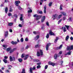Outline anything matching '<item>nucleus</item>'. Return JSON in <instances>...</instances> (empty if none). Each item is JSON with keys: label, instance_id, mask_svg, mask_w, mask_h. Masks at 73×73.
Segmentation results:
<instances>
[{"label": "nucleus", "instance_id": "nucleus-1", "mask_svg": "<svg viewBox=\"0 0 73 73\" xmlns=\"http://www.w3.org/2000/svg\"><path fill=\"white\" fill-rule=\"evenodd\" d=\"M33 16L34 17H36V20H38L40 19L41 18V15H38L37 14L34 15Z\"/></svg>", "mask_w": 73, "mask_h": 73}, {"label": "nucleus", "instance_id": "nucleus-2", "mask_svg": "<svg viewBox=\"0 0 73 73\" xmlns=\"http://www.w3.org/2000/svg\"><path fill=\"white\" fill-rule=\"evenodd\" d=\"M43 55V52H42V50H40V52L38 51L37 54V56H42Z\"/></svg>", "mask_w": 73, "mask_h": 73}, {"label": "nucleus", "instance_id": "nucleus-3", "mask_svg": "<svg viewBox=\"0 0 73 73\" xmlns=\"http://www.w3.org/2000/svg\"><path fill=\"white\" fill-rule=\"evenodd\" d=\"M28 54H22L21 56V57L22 58H23L24 57V60H27L28 58Z\"/></svg>", "mask_w": 73, "mask_h": 73}, {"label": "nucleus", "instance_id": "nucleus-4", "mask_svg": "<svg viewBox=\"0 0 73 73\" xmlns=\"http://www.w3.org/2000/svg\"><path fill=\"white\" fill-rule=\"evenodd\" d=\"M73 45H71V46H67V50H73Z\"/></svg>", "mask_w": 73, "mask_h": 73}, {"label": "nucleus", "instance_id": "nucleus-5", "mask_svg": "<svg viewBox=\"0 0 73 73\" xmlns=\"http://www.w3.org/2000/svg\"><path fill=\"white\" fill-rule=\"evenodd\" d=\"M8 36V31H6L4 33V36L5 37H7Z\"/></svg>", "mask_w": 73, "mask_h": 73}, {"label": "nucleus", "instance_id": "nucleus-6", "mask_svg": "<svg viewBox=\"0 0 73 73\" xmlns=\"http://www.w3.org/2000/svg\"><path fill=\"white\" fill-rule=\"evenodd\" d=\"M20 3V1H16L15 2V4L16 6H19V4Z\"/></svg>", "mask_w": 73, "mask_h": 73}, {"label": "nucleus", "instance_id": "nucleus-7", "mask_svg": "<svg viewBox=\"0 0 73 73\" xmlns=\"http://www.w3.org/2000/svg\"><path fill=\"white\" fill-rule=\"evenodd\" d=\"M49 34L50 36H54V33L52 32V30H50L49 31Z\"/></svg>", "mask_w": 73, "mask_h": 73}, {"label": "nucleus", "instance_id": "nucleus-8", "mask_svg": "<svg viewBox=\"0 0 73 73\" xmlns=\"http://www.w3.org/2000/svg\"><path fill=\"white\" fill-rule=\"evenodd\" d=\"M58 15L57 14H55V15H53L52 16V19H53V20H54V19H56V17H57V16Z\"/></svg>", "mask_w": 73, "mask_h": 73}, {"label": "nucleus", "instance_id": "nucleus-9", "mask_svg": "<svg viewBox=\"0 0 73 73\" xmlns=\"http://www.w3.org/2000/svg\"><path fill=\"white\" fill-rule=\"evenodd\" d=\"M50 43H48L46 45V50H48V49H49V46H50Z\"/></svg>", "mask_w": 73, "mask_h": 73}, {"label": "nucleus", "instance_id": "nucleus-10", "mask_svg": "<svg viewBox=\"0 0 73 73\" xmlns=\"http://www.w3.org/2000/svg\"><path fill=\"white\" fill-rule=\"evenodd\" d=\"M11 43L13 45H16L17 44V42L16 41L14 42L13 41H12L11 42Z\"/></svg>", "mask_w": 73, "mask_h": 73}, {"label": "nucleus", "instance_id": "nucleus-11", "mask_svg": "<svg viewBox=\"0 0 73 73\" xmlns=\"http://www.w3.org/2000/svg\"><path fill=\"white\" fill-rule=\"evenodd\" d=\"M48 64L49 65H52V66H54V63H52L51 62H48Z\"/></svg>", "mask_w": 73, "mask_h": 73}, {"label": "nucleus", "instance_id": "nucleus-12", "mask_svg": "<svg viewBox=\"0 0 73 73\" xmlns=\"http://www.w3.org/2000/svg\"><path fill=\"white\" fill-rule=\"evenodd\" d=\"M40 37V36L38 35L36 36L34 38L35 40H38V39Z\"/></svg>", "mask_w": 73, "mask_h": 73}, {"label": "nucleus", "instance_id": "nucleus-13", "mask_svg": "<svg viewBox=\"0 0 73 73\" xmlns=\"http://www.w3.org/2000/svg\"><path fill=\"white\" fill-rule=\"evenodd\" d=\"M45 16H44L42 17V20L41 21L42 23H43L44 21L45 20Z\"/></svg>", "mask_w": 73, "mask_h": 73}, {"label": "nucleus", "instance_id": "nucleus-14", "mask_svg": "<svg viewBox=\"0 0 73 73\" xmlns=\"http://www.w3.org/2000/svg\"><path fill=\"white\" fill-rule=\"evenodd\" d=\"M71 54V52L69 51L68 52H67L65 54V56H66V55H70Z\"/></svg>", "mask_w": 73, "mask_h": 73}, {"label": "nucleus", "instance_id": "nucleus-15", "mask_svg": "<svg viewBox=\"0 0 73 73\" xmlns=\"http://www.w3.org/2000/svg\"><path fill=\"white\" fill-rule=\"evenodd\" d=\"M13 23H8V26L9 27H11V26H12L13 25Z\"/></svg>", "mask_w": 73, "mask_h": 73}, {"label": "nucleus", "instance_id": "nucleus-16", "mask_svg": "<svg viewBox=\"0 0 73 73\" xmlns=\"http://www.w3.org/2000/svg\"><path fill=\"white\" fill-rule=\"evenodd\" d=\"M12 50V48L11 47L9 48L6 49V51L7 52H9V51H11Z\"/></svg>", "mask_w": 73, "mask_h": 73}, {"label": "nucleus", "instance_id": "nucleus-17", "mask_svg": "<svg viewBox=\"0 0 73 73\" xmlns=\"http://www.w3.org/2000/svg\"><path fill=\"white\" fill-rule=\"evenodd\" d=\"M46 6H44V13H46Z\"/></svg>", "mask_w": 73, "mask_h": 73}, {"label": "nucleus", "instance_id": "nucleus-18", "mask_svg": "<svg viewBox=\"0 0 73 73\" xmlns=\"http://www.w3.org/2000/svg\"><path fill=\"white\" fill-rule=\"evenodd\" d=\"M62 47V44H61L59 47H57L58 49H61Z\"/></svg>", "mask_w": 73, "mask_h": 73}, {"label": "nucleus", "instance_id": "nucleus-19", "mask_svg": "<svg viewBox=\"0 0 73 73\" xmlns=\"http://www.w3.org/2000/svg\"><path fill=\"white\" fill-rule=\"evenodd\" d=\"M62 15H58V17L57 18V20H59V19L61 18V17H62Z\"/></svg>", "mask_w": 73, "mask_h": 73}, {"label": "nucleus", "instance_id": "nucleus-20", "mask_svg": "<svg viewBox=\"0 0 73 73\" xmlns=\"http://www.w3.org/2000/svg\"><path fill=\"white\" fill-rule=\"evenodd\" d=\"M58 57V55L57 54H55L54 56V59L56 60L57 58V57Z\"/></svg>", "mask_w": 73, "mask_h": 73}, {"label": "nucleus", "instance_id": "nucleus-21", "mask_svg": "<svg viewBox=\"0 0 73 73\" xmlns=\"http://www.w3.org/2000/svg\"><path fill=\"white\" fill-rule=\"evenodd\" d=\"M61 13H62L64 16H66V13H65L63 11H62L60 12Z\"/></svg>", "mask_w": 73, "mask_h": 73}, {"label": "nucleus", "instance_id": "nucleus-22", "mask_svg": "<svg viewBox=\"0 0 73 73\" xmlns=\"http://www.w3.org/2000/svg\"><path fill=\"white\" fill-rule=\"evenodd\" d=\"M59 38L58 37H56V39L55 40L54 42L55 43H56L57 42V40Z\"/></svg>", "mask_w": 73, "mask_h": 73}, {"label": "nucleus", "instance_id": "nucleus-23", "mask_svg": "<svg viewBox=\"0 0 73 73\" xmlns=\"http://www.w3.org/2000/svg\"><path fill=\"white\" fill-rule=\"evenodd\" d=\"M65 26L66 28L67 29V30H68V31H69V28L70 27V28H71V27H70V26H68V25H65Z\"/></svg>", "mask_w": 73, "mask_h": 73}, {"label": "nucleus", "instance_id": "nucleus-24", "mask_svg": "<svg viewBox=\"0 0 73 73\" xmlns=\"http://www.w3.org/2000/svg\"><path fill=\"white\" fill-rule=\"evenodd\" d=\"M30 72L31 73H33V68L31 67L30 68Z\"/></svg>", "mask_w": 73, "mask_h": 73}, {"label": "nucleus", "instance_id": "nucleus-25", "mask_svg": "<svg viewBox=\"0 0 73 73\" xmlns=\"http://www.w3.org/2000/svg\"><path fill=\"white\" fill-rule=\"evenodd\" d=\"M52 4H53V2H50L48 4L49 7H52Z\"/></svg>", "mask_w": 73, "mask_h": 73}, {"label": "nucleus", "instance_id": "nucleus-26", "mask_svg": "<svg viewBox=\"0 0 73 73\" xmlns=\"http://www.w3.org/2000/svg\"><path fill=\"white\" fill-rule=\"evenodd\" d=\"M21 17H20V20L21 21H22L23 20V15L21 14Z\"/></svg>", "mask_w": 73, "mask_h": 73}, {"label": "nucleus", "instance_id": "nucleus-27", "mask_svg": "<svg viewBox=\"0 0 73 73\" xmlns=\"http://www.w3.org/2000/svg\"><path fill=\"white\" fill-rule=\"evenodd\" d=\"M69 35H67L66 36V37L65 40L66 41H67L68 39H69Z\"/></svg>", "mask_w": 73, "mask_h": 73}, {"label": "nucleus", "instance_id": "nucleus-28", "mask_svg": "<svg viewBox=\"0 0 73 73\" xmlns=\"http://www.w3.org/2000/svg\"><path fill=\"white\" fill-rule=\"evenodd\" d=\"M33 61L34 62H38V61H40V60L38 59H34Z\"/></svg>", "mask_w": 73, "mask_h": 73}, {"label": "nucleus", "instance_id": "nucleus-29", "mask_svg": "<svg viewBox=\"0 0 73 73\" xmlns=\"http://www.w3.org/2000/svg\"><path fill=\"white\" fill-rule=\"evenodd\" d=\"M18 60L20 62H22V61H23V59L21 58H18Z\"/></svg>", "mask_w": 73, "mask_h": 73}, {"label": "nucleus", "instance_id": "nucleus-30", "mask_svg": "<svg viewBox=\"0 0 73 73\" xmlns=\"http://www.w3.org/2000/svg\"><path fill=\"white\" fill-rule=\"evenodd\" d=\"M3 61L4 62H5V64H6V63H7V59H4L3 60Z\"/></svg>", "mask_w": 73, "mask_h": 73}, {"label": "nucleus", "instance_id": "nucleus-31", "mask_svg": "<svg viewBox=\"0 0 73 73\" xmlns=\"http://www.w3.org/2000/svg\"><path fill=\"white\" fill-rule=\"evenodd\" d=\"M9 58L10 61H13V57L12 58V56H10Z\"/></svg>", "mask_w": 73, "mask_h": 73}, {"label": "nucleus", "instance_id": "nucleus-32", "mask_svg": "<svg viewBox=\"0 0 73 73\" xmlns=\"http://www.w3.org/2000/svg\"><path fill=\"white\" fill-rule=\"evenodd\" d=\"M8 9L7 7H6L5 9V11L6 13H7V12H8Z\"/></svg>", "mask_w": 73, "mask_h": 73}, {"label": "nucleus", "instance_id": "nucleus-33", "mask_svg": "<svg viewBox=\"0 0 73 73\" xmlns=\"http://www.w3.org/2000/svg\"><path fill=\"white\" fill-rule=\"evenodd\" d=\"M43 3V1H42V0H40V5H41L42 4V3Z\"/></svg>", "mask_w": 73, "mask_h": 73}, {"label": "nucleus", "instance_id": "nucleus-34", "mask_svg": "<svg viewBox=\"0 0 73 73\" xmlns=\"http://www.w3.org/2000/svg\"><path fill=\"white\" fill-rule=\"evenodd\" d=\"M20 41L21 42H23L24 41V39H23V38H22L20 39Z\"/></svg>", "mask_w": 73, "mask_h": 73}, {"label": "nucleus", "instance_id": "nucleus-35", "mask_svg": "<svg viewBox=\"0 0 73 73\" xmlns=\"http://www.w3.org/2000/svg\"><path fill=\"white\" fill-rule=\"evenodd\" d=\"M22 73H25V69H22Z\"/></svg>", "mask_w": 73, "mask_h": 73}, {"label": "nucleus", "instance_id": "nucleus-36", "mask_svg": "<svg viewBox=\"0 0 73 73\" xmlns=\"http://www.w3.org/2000/svg\"><path fill=\"white\" fill-rule=\"evenodd\" d=\"M28 13H32V10H29L28 11Z\"/></svg>", "mask_w": 73, "mask_h": 73}, {"label": "nucleus", "instance_id": "nucleus-37", "mask_svg": "<svg viewBox=\"0 0 73 73\" xmlns=\"http://www.w3.org/2000/svg\"><path fill=\"white\" fill-rule=\"evenodd\" d=\"M61 21H62V19H60L59 21H58V24H59L60 23H61Z\"/></svg>", "mask_w": 73, "mask_h": 73}, {"label": "nucleus", "instance_id": "nucleus-38", "mask_svg": "<svg viewBox=\"0 0 73 73\" xmlns=\"http://www.w3.org/2000/svg\"><path fill=\"white\" fill-rule=\"evenodd\" d=\"M63 61H61L60 62V63L61 64V66H63V64H63Z\"/></svg>", "mask_w": 73, "mask_h": 73}, {"label": "nucleus", "instance_id": "nucleus-39", "mask_svg": "<svg viewBox=\"0 0 73 73\" xmlns=\"http://www.w3.org/2000/svg\"><path fill=\"white\" fill-rule=\"evenodd\" d=\"M35 48H38L40 47V45H39L38 44L36 45L35 46Z\"/></svg>", "mask_w": 73, "mask_h": 73}, {"label": "nucleus", "instance_id": "nucleus-40", "mask_svg": "<svg viewBox=\"0 0 73 73\" xmlns=\"http://www.w3.org/2000/svg\"><path fill=\"white\" fill-rule=\"evenodd\" d=\"M30 47V46L27 45L26 47V49H28V48H29Z\"/></svg>", "mask_w": 73, "mask_h": 73}, {"label": "nucleus", "instance_id": "nucleus-41", "mask_svg": "<svg viewBox=\"0 0 73 73\" xmlns=\"http://www.w3.org/2000/svg\"><path fill=\"white\" fill-rule=\"evenodd\" d=\"M36 68L37 69H39V68H41V66H40V65H38L37 66Z\"/></svg>", "mask_w": 73, "mask_h": 73}, {"label": "nucleus", "instance_id": "nucleus-42", "mask_svg": "<svg viewBox=\"0 0 73 73\" xmlns=\"http://www.w3.org/2000/svg\"><path fill=\"white\" fill-rule=\"evenodd\" d=\"M48 67V65H46L44 67L45 69H47Z\"/></svg>", "mask_w": 73, "mask_h": 73}, {"label": "nucleus", "instance_id": "nucleus-43", "mask_svg": "<svg viewBox=\"0 0 73 73\" xmlns=\"http://www.w3.org/2000/svg\"><path fill=\"white\" fill-rule=\"evenodd\" d=\"M49 36V34H47L46 36V37L47 38H48Z\"/></svg>", "mask_w": 73, "mask_h": 73}, {"label": "nucleus", "instance_id": "nucleus-44", "mask_svg": "<svg viewBox=\"0 0 73 73\" xmlns=\"http://www.w3.org/2000/svg\"><path fill=\"white\" fill-rule=\"evenodd\" d=\"M46 24L47 26H48V27H49V22H46Z\"/></svg>", "mask_w": 73, "mask_h": 73}, {"label": "nucleus", "instance_id": "nucleus-45", "mask_svg": "<svg viewBox=\"0 0 73 73\" xmlns=\"http://www.w3.org/2000/svg\"><path fill=\"white\" fill-rule=\"evenodd\" d=\"M13 11V10L11 8H10L9 12H12Z\"/></svg>", "mask_w": 73, "mask_h": 73}, {"label": "nucleus", "instance_id": "nucleus-46", "mask_svg": "<svg viewBox=\"0 0 73 73\" xmlns=\"http://www.w3.org/2000/svg\"><path fill=\"white\" fill-rule=\"evenodd\" d=\"M5 72L6 73H9L10 72V71L8 70H6Z\"/></svg>", "mask_w": 73, "mask_h": 73}, {"label": "nucleus", "instance_id": "nucleus-47", "mask_svg": "<svg viewBox=\"0 0 73 73\" xmlns=\"http://www.w3.org/2000/svg\"><path fill=\"white\" fill-rule=\"evenodd\" d=\"M7 45H3V47H4V48H7Z\"/></svg>", "mask_w": 73, "mask_h": 73}, {"label": "nucleus", "instance_id": "nucleus-48", "mask_svg": "<svg viewBox=\"0 0 73 73\" xmlns=\"http://www.w3.org/2000/svg\"><path fill=\"white\" fill-rule=\"evenodd\" d=\"M8 16L9 17L11 16H12V14L11 13H9Z\"/></svg>", "mask_w": 73, "mask_h": 73}, {"label": "nucleus", "instance_id": "nucleus-49", "mask_svg": "<svg viewBox=\"0 0 73 73\" xmlns=\"http://www.w3.org/2000/svg\"><path fill=\"white\" fill-rule=\"evenodd\" d=\"M18 8L19 9H22V8L21 7H20V6H18Z\"/></svg>", "mask_w": 73, "mask_h": 73}, {"label": "nucleus", "instance_id": "nucleus-50", "mask_svg": "<svg viewBox=\"0 0 73 73\" xmlns=\"http://www.w3.org/2000/svg\"><path fill=\"white\" fill-rule=\"evenodd\" d=\"M10 51L9 52L10 53H13V50H11V51Z\"/></svg>", "mask_w": 73, "mask_h": 73}, {"label": "nucleus", "instance_id": "nucleus-51", "mask_svg": "<svg viewBox=\"0 0 73 73\" xmlns=\"http://www.w3.org/2000/svg\"><path fill=\"white\" fill-rule=\"evenodd\" d=\"M14 16H15V17L16 18H17V17H18V16H17V15L16 14H14Z\"/></svg>", "mask_w": 73, "mask_h": 73}, {"label": "nucleus", "instance_id": "nucleus-52", "mask_svg": "<svg viewBox=\"0 0 73 73\" xmlns=\"http://www.w3.org/2000/svg\"><path fill=\"white\" fill-rule=\"evenodd\" d=\"M62 51H60L59 52V54H62Z\"/></svg>", "mask_w": 73, "mask_h": 73}, {"label": "nucleus", "instance_id": "nucleus-53", "mask_svg": "<svg viewBox=\"0 0 73 73\" xmlns=\"http://www.w3.org/2000/svg\"><path fill=\"white\" fill-rule=\"evenodd\" d=\"M33 33L36 35L37 33V31H34L33 32Z\"/></svg>", "mask_w": 73, "mask_h": 73}, {"label": "nucleus", "instance_id": "nucleus-54", "mask_svg": "<svg viewBox=\"0 0 73 73\" xmlns=\"http://www.w3.org/2000/svg\"><path fill=\"white\" fill-rule=\"evenodd\" d=\"M17 49V48H14L13 49V51H15V50H16Z\"/></svg>", "mask_w": 73, "mask_h": 73}, {"label": "nucleus", "instance_id": "nucleus-55", "mask_svg": "<svg viewBox=\"0 0 73 73\" xmlns=\"http://www.w3.org/2000/svg\"><path fill=\"white\" fill-rule=\"evenodd\" d=\"M66 17H63V20L64 21L65 20H66Z\"/></svg>", "mask_w": 73, "mask_h": 73}, {"label": "nucleus", "instance_id": "nucleus-56", "mask_svg": "<svg viewBox=\"0 0 73 73\" xmlns=\"http://www.w3.org/2000/svg\"><path fill=\"white\" fill-rule=\"evenodd\" d=\"M19 27H23V26L22 25H21V24H19Z\"/></svg>", "mask_w": 73, "mask_h": 73}, {"label": "nucleus", "instance_id": "nucleus-57", "mask_svg": "<svg viewBox=\"0 0 73 73\" xmlns=\"http://www.w3.org/2000/svg\"><path fill=\"white\" fill-rule=\"evenodd\" d=\"M8 2H9L8 0H5V3H8Z\"/></svg>", "mask_w": 73, "mask_h": 73}, {"label": "nucleus", "instance_id": "nucleus-58", "mask_svg": "<svg viewBox=\"0 0 73 73\" xmlns=\"http://www.w3.org/2000/svg\"><path fill=\"white\" fill-rule=\"evenodd\" d=\"M9 31L10 32H11V33H12L13 32L12 30V29H9Z\"/></svg>", "mask_w": 73, "mask_h": 73}, {"label": "nucleus", "instance_id": "nucleus-59", "mask_svg": "<svg viewBox=\"0 0 73 73\" xmlns=\"http://www.w3.org/2000/svg\"><path fill=\"white\" fill-rule=\"evenodd\" d=\"M25 41H28V38H25Z\"/></svg>", "mask_w": 73, "mask_h": 73}, {"label": "nucleus", "instance_id": "nucleus-60", "mask_svg": "<svg viewBox=\"0 0 73 73\" xmlns=\"http://www.w3.org/2000/svg\"><path fill=\"white\" fill-rule=\"evenodd\" d=\"M72 17H70L69 19V20L70 21H72Z\"/></svg>", "mask_w": 73, "mask_h": 73}, {"label": "nucleus", "instance_id": "nucleus-61", "mask_svg": "<svg viewBox=\"0 0 73 73\" xmlns=\"http://www.w3.org/2000/svg\"><path fill=\"white\" fill-rule=\"evenodd\" d=\"M63 31L64 32L66 31V28L63 30Z\"/></svg>", "mask_w": 73, "mask_h": 73}, {"label": "nucleus", "instance_id": "nucleus-62", "mask_svg": "<svg viewBox=\"0 0 73 73\" xmlns=\"http://www.w3.org/2000/svg\"><path fill=\"white\" fill-rule=\"evenodd\" d=\"M32 68L33 70H35V69H36V67H35V66L33 67Z\"/></svg>", "mask_w": 73, "mask_h": 73}, {"label": "nucleus", "instance_id": "nucleus-63", "mask_svg": "<svg viewBox=\"0 0 73 73\" xmlns=\"http://www.w3.org/2000/svg\"><path fill=\"white\" fill-rule=\"evenodd\" d=\"M60 10H62V6L60 5Z\"/></svg>", "mask_w": 73, "mask_h": 73}, {"label": "nucleus", "instance_id": "nucleus-64", "mask_svg": "<svg viewBox=\"0 0 73 73\" xmlns=\"http://www.w3.org/2000/svg\"><path fill=\"white\" fill-rule=\"evenodd\" d=\"M13 61H15V58L14 57H13Z\"/></svg>", "mask_w": 73, "mask_h": 73}]
</instances>
